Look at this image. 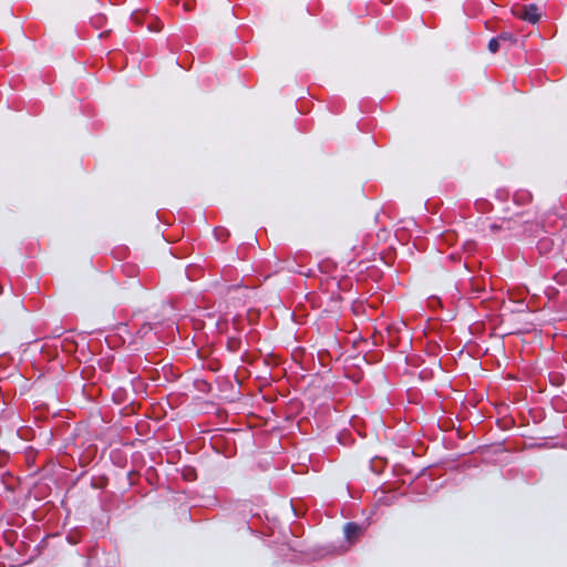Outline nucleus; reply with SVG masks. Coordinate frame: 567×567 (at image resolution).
Returning <instances> with one entry per match:
<instances>
[{"label":"nucleus","instance_id":"1","mask_svg":"<svg viewBox=\"0 0 567 567\" xmlns=\"http://www.w3.org/2000/svg\"><path fill=\"white\" fill-rule=\"evenodd\" d=\"M513 12L519 19L532 23H536L540 17V14L538 13V8L534 4L527 7H516L513 9Z\"/></svg>","mask_w":567,"mask_h":567},{"label":"nucleus","instance_id":"2","mask_svg":"<svg viewBox=\"0 0 567 567\" xmlns=\"http://www.w3.org/2000/svg\"><path fill=\"white\" fill-rule=\"evenodd\" d=\"M361 534V529L353 524H348L344 527V535L348 542L353 543Z\"/></svg>","mask_w":567,"mask_h":567},{"label":"nucleus","instance_id":"3","mask_svg":"<svg viewBox=\"0 0 567 567\" xmlns=\"http://www.w3.org/2000/svg\"><path fill=\"white\" fill-rule=\"evenodd\" d=\"M499 39H492L488 43V50L492 52V53H495L498 51V48H499Z\"/></svg>","mask_w":567,"mask_h":567},{"label":"nucleus","instance_id":"4","mask_svg":"<svg viewBox=\"0 0 567 567\" xmlns=\"http://www.w3.org/2000/svg\"><path fill=\"white\" fill-rule=\"evenodd\" d=\"M497 39H499V42H501V41H505V40L512 41L514 38L509 33H503Z\"/></svg>","mask_w":567,"mask_h":567}]
</instances>
